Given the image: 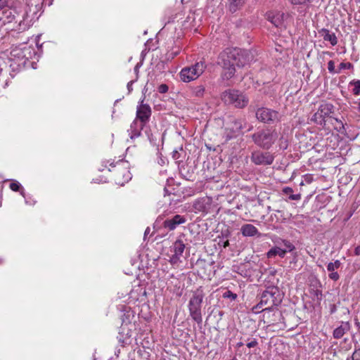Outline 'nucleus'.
I'll return each mask as SVG.
<instances>
[{
	"label": "nucleus",
	"mask_w": 360,
	"mask_h": 360,
	"mask_svg": "<svg viewBox=\"0 0 360 360\" xmlns=\"http://www.w3.org/2000/svg\"><path fill=\"white\" fill-rule=\"evenodd\" d=\"M253 60V55L249 50L227 48L218 57L217 63L222 68L221 77L229 80L236 73L235 66L243 67Z\"/></svg>",
	"instance_id": "nucleus-1"
},
{
	"label": "nucleus",
	"mask_w": 360,
	"mask_h": 360,
	"mask_svg": "<svg viewBox=\"0 0 360 360\" xmlns=\"http://www.w3.org/2000/svg\"><path fill=\"white\" fill-rule=\"evenodd\" d=\"M9 25L8 29L23 32L32 25V19L27 11H18L16 8H8L0 16V27Z\"/></svg>",
	"instance_id": "nucleus-2"
},
{
	"label": "nucleus",
	"mask_w": 360,
	"mask_h": 360,
	"mask_svg": "<svg viewBox=\"0 0 360 360\" xmlns=\"http://www.w3.org/2000/svg\"><path fill=\"white\" fill-rule=\"evenodd\" d=\"M282 302V296L277 286L271 285L266 288L261 295L259 302L252 307L255 314L266 310H271L273 307L278 306Z\"/></svg>",
	"instance_id": "nucleus-3"
},
{
	"label": "nucleus",
	"mask_w": 360,
	"mask_h": 360,
	"mask_svg": "<svg viewBox=\"0 0 360 360\" xmlns=\"http://www.w3.org/2000/svg\"><path fill=\"white\" fill-rule=\"evenodd\" d=\"M204 297L205 293L200 286L193 292L188 304L189 315L198 326H201L202 323L201 308Z\"/></svg>",
	"instance_id": "nucleus-4"
},
{
	"label": "nucleus",
	"mask_w": 360,
	"mask_h": 360,
	"mask_svg": "<svg viewBox=\"0 0 360 360\" xmlns=\"http://www.w3.org/2000/svg\"><path fill=\"white\" fill-rule=\"evenodd\" d=\"M222 101L229 105H233L237 108H243L248 105V97L243 92L236 90H226L221 94Z\"/></svg>",
	"instance_id": "nucleus-5"
},
{
	"label": "nucleus",
	"mask_w": 360,
	"mask_h": 360,
	"mask_svg": "<svg viewBox=\"0 0 360 360\" xmlns=\"http://www.w3.org/2000/svg\"><path fill=\"white\" fill-rule=\"evenodd\" d=\"M254 143L265 150H269L277 139V133L270 129H262L251 136Z\"/></svg>",
	"instance_id": "nucleus-6"
},
{
	"label": "nucleus",
	"mask_w": 360,
	"mask_h": 360,
	"mask_svg": "<svg viewBox=\"0 0 360 360\" xmlns=\"http://www.w3.org/2000/svg\"><path fill=\"white\" fill-rule=\"evenodd\" d=\"M205 68L206 65L203 62H198L191 67L184 68L180 72L181 79L184 82L194 80L202 74Z\"/></svg>",
	"instance_id": "nucleus-7"
},
{
	"label": "nucleus",
	"mask_w": 360,
	"mask_h": 360,
	"mask_svg": "<svg viewBox=\"0 0 360 360\" xmlns=\"http://www.w3.org/2000/svg\"><path fill=\"white\" fill-rule=\"evenodd\" d=\"M335 106L330 103H321L318 110L312 115L311 121L323 126L326 124V119L334 113Z\"/></svg>",
	"instance_id": "nucleus-8"
},
{
	"label": "nucleus",
	"mask_w": 360,
	"mask_h": 360,
	"mask_svg": "<svg viewBox=\"0 0 360 360\" xmlns=\"http://www.w3.org/2000/svg\"><path fill=\"white\" fill-rule=\"evenodd\" d=\"M114 169V179L117 184L123 185L131 179V173L128 169L127 163L124 161L117 162L115 165H110Z\"/></svg>",
	"instance_id": "nucleus-9"
},
{
	"label": "nucleus",
	"mask_w": 360,
	"mask_h": 360,
	"mask_svg": "<svg viewBox=\"0 0 360 360\" xmlns=\"http://www.w3.org/2000/svg\"><path fill=\"white\" fill-rule=\"evenodd\" d=\"M256 117L261 122L271 124L280 121L281 115L276 110L262 107L256 111Z\"/></svg>",
	"instance_id": "nucleus-10"
},
{
	"label": "nucleus",
	"mask_w": 360,
	"mask_h": 360,
	"mask_svg": "<svg viewBox=\"0 0 360 360\" xmlns=\"http://www.w3.org/2000/svg\"><path fill=\"white\" fill-rule=\"evenodd\" d=\"M243 120L241 119H232L225 128L224 138L225 141L236 138L241 134L242 129L245 127Z\"/></svg>",
	"instance_id": "nucleus-11"
},
{
	"label": "nucleus",
	"mask_w": 360,
	"mask_h": 360,
	"mask_svg": "<svg viewBox=\"0 0 360 360\" xmlns=\"http://www.w3.org/2000/svg\"><path fill=\"white\" fill-rule=\"evenodd\" d=\"M144 98L137 105L135 118L137 121H140L143 126H146L149 122L152 114L151 108L148 104L144 103Z\"/></svg>",
	"instance_id": "nucleus-12"
},
{
	"label": "nucleus",
	"mask_w": 360,
	"mask_h": 360,
	"mask_svg": "<svg viewBox=\"0 0 360 360\" xmlns=\"http://www.w3.org/2000/svg\"><path fill=\"white\" fill-rule=\"evenodd\" d=\"M250 159L256 165H270L274 160V156L270 152L255 150L252 153Z\"/></svg>",
	"instance_id": "nucleus-13"
},
{
	"label": "nucleus",
	"mask_w": 360,
	"mask_h": 360,
	"mask_svg": "<svg viewBox=\"0 0 360 360\" xmlns=\"http://www.w3.org/2000/svg\"><path fill=\"white\" fill-rule=\"evenodd\" d=\"M186 222L185 216L176 214L170 218L165 219L163 221V227L168 231L174 230L179 225L183 224Z\"/></svg>",
	"instance_id": "nucleus-14"
},
{
	"label": "nucleus",
	"mask_w": 360,
	"mask_h": 360,
	"mask_svg": "<svg viewBox=\"0 0 360 360\" xmlns=\"http://www.w3.org/2000/svg\"><path fill=\"white\" fill-rule=\"evenodd\" d=\"M31 55L30 48L27 46H24L23 47H15L11 51V56L14 59L19 60L28 59L31 57Z\"/></svg>",
	"instance_id": "nucleus-15"
},
{
	"label": "nucleus",
	"mask_w": 360,
	"mask_h": 360,
	"mask_svg": "<svg viewBox=\"0 0 360 360\" xmlns=\"http://www.w3.org/2000/svg\"><path fill=\"white\" fill-rule=\"evenodd\" d=\"M284 13L281 12H269L266 14L267 20L276 28H281L283 26Z\"/></svg>",
	"instance_id": "nucleus-16"
},
{
	"label": "nucleus",
	"mask_w": 360,
	"mask_h": 360,
	"mask_svg": "<svg viewBox=\"0 0 360 360\" xmlns=\"http://www.w3.org/2000/svg\"><path fill=\"white\" fill-rule=\"evenodd\" d=\"M144 127L145 126H143L141 122L140 126L139 127L138 121L136 120H134L131 122L129 129L127 130L130 139H135L139 137L141 135V131Z\"/></svg>",
	"instance_id": "nucleus-17"
},
{
	"label": "nucleus",
	"mask_w": 360,
	"mask_h": 360,
	"mask_svg": "<svg viewBox=\"0 0 360 360\" xmlns=\"http://www.w3.org/2000/svg\"><path fill=\"white\" fill-rule=\"evenodd\" d=\"M319 33L324 41H329L332 46H335L338 44V38L335 34L330 32L328 29L322 28L319 30Z\"/></svg>",
	"instance_id": "nucleus-18"
},
{
	"label": "nucleus",
	"mask_w": 360,
	"mask_h": 360,
	"mask_svg": "<svg viewBox=\"0 0 360 360\" xmlns=\"http://www.w3.org/2000/svg\"><path fill=\"white\" fill-rule=\"evenodd\" d=\"M240 231L243 236L246 237L259 236L258 229L255 226L250 224H246L243 225L241 226Z\"/></svg>",
	"instance_id": "nucleus-19"
},
{
	"label": "nucleus",
	"mask_w": 360,
	"mask_h": 360,
	"mask_svg": "<svg viewBox=\"0 0 360 360\" xmlns=\"http://www.w3.org/2000/svg\"><path fill=\"white\" fill-rule=\"evenodd\" d=\"M350 325L349 322H342L341 325L333 330V335L335 339H340L343 337L346 332L349 330Z\"/></svg>",
	"instance_id": "nucleus-20"
},
{
	"label": "nucleus",
	"mask_w": 360,
	"mask_h": 360,
	"mask_svg": "<svg viewBox=\"0 0 360 360\" xmlns=\"http://www.w3.org/2000/svg\"><path fill=\"white\" fill-rule=\"evenodd\" d=\"M287 252V250H283L280 247L276 246L271 248L267 252V257L271 258L276 255H278L280 257L283 258Z\"/></svg>",
	"instance_id": "nucleus-21"
},
{
	"label": "nucleus",
	"mask_w": 360,
	"mask_h": 360,
	"mask_svg": "<svg viewBox=\"0 0 360 360\" xmlns=\"http://www.w3.org/2000/svg\"><path fill=\"white\" fill-rule=\"evenodd\" d=\"M172 249L174 254L181 257L185 250V244L181 240H176L172 245Z\"/></svg>",
	"instance_id": "nucleus-22"
},
{
	"label": "nucleus",
	"mask_w": 360,
	"mask_h": 360,
	"mask_svg": "<svg viewBox=\"0 0 360 360\" xmlns=\"http://www.w3.org/2000/svg\"><path fill=\"white\" fill-rule=\"evenodd\" d=\"M229 11L233 13L240 9L245 2V0H229Z\"/></svg>",
	"instance_id": "nucleus-23"
},
{
	"label": "nucleus",
	"mask_w": 360,
	"mask_h": 360,
	"mask_svg": "<svg viewBox=\"0 0 360 360\" xmlns=\"http://www.w3.org/2000/svg\"><path fill=\"white\" fill-rule=\"evenodd\" d=\"M283 193L288 195V198L292 200H300L301 199V194H292L293 190L290 187H284L283 188Z\"/></svg>",
	"instance_id": "nucleus-24"
},
{
	"label": "nucleus",
	"mask_w": 360,
	"mask_h": 360,
	"mask_svg": "<svg viewBox=\"0 0 360 360\" xmlns=\"http://www.w3.org/2000/svg\"><path fill=\"white\" fill-rule=\"evenodd\" d=\"M349 86H353L352 93L355 96L360 94V80L354 79L349 82Z\"/></svg>",
	"instance_id": "nucleus-25"
},
{
	"label": "nucleus",
	"mask_w": 360,
	"mask_h": 360,
	"mask_svg": "<svg viewBox=\"0 0 360 360\" xmlns=\"http://www.w3.org/2000/svg\"><path fill=\"white\" fill-rule=\"evenodd\" d=\"M341 262L339 260H335L334 262H330L327 265V270L331 273L335 272L336 269L340 267Z\"/></svg>",
	"instance_id": "nucleus-26"
},
{
	"label": "nucleus",
	"mask_w": 360,
	"mask_h": 360,
	"mask_svg": "<svg viewBox=\"0 0 360 360\" xmlns=\"http://www.w3.org/2000/svg\"><path fill=\"white\" fill-rule=\"evenodd\" d=\"M9 187L13 191H20L21 195H24V189L22 188V186L19 182H11Z\"/></svg>",
	"instance_id": "nucleus-27"
},
{
	"label": "nucleus",
	"mask_w": 360,
	"mask_h": 360,
	"mask_svg": "<svg viewBox=\"0 0 360 360\" xmlns=\"http://www.w3.org/2000/svg\"><path fill=\"white\" fill-rule=\"evenodd\" d=\"M193 94L198 97H202L205 93V87L202 85L196 86L192 89Z\"/></svg>",
	"instance_id": "nucleus-28"
},
{
	"label": "nucleus",
	"mask_w": 360,
	"mask_h": 360,
	"mask_svg": "<svg viewBox=\"0 0 360 360\" xmlns=\"http://www.w3.org/2000/svg\"><path fill=\"white\" fill-rule=\"evenodd\" d=\"M186 170V168L185 167H181L180 169V173L186 179V180H191V179L193 178V169H191V171H190L189 169H188L186 172H185Z\"/></svg>",
	"instance_id": "nucleus-29"
},
{
	"label": "nucleus",
	"mask_w": 360,
	"mask_h": 360,
	"mask_svg": "<svg viewBox=\"0 0 360 360\" xmlns=\"http://www.w3.org/2000/svg\"><path fill=\"white\" fill-rule=\"evenodd\" d=\"M222 297L223 298H225V299H230L231 300H236V298L238 297V295L236 293H233V292H231V290H226L223 295H222Z\"/></svg>",
	"instance_id": "nucleus-30"
},
{
	"label": "nucleus",
	"mask_w": 360,
	"mask_h": 360,
	"mask_svg": "<svg viewBox=\"0 0 360 360\" xmlns=\"http://www.w3.org/2000/svg\"><path fill=\"white\" fill-rule=\"evenodd\" d=\"M328 70L329 72L333 75L339 74V71H338V68L336 69L335 67V62L333 60L328 61Z\"/></svg>",
	"instance_id": "nucleus-31"
},
{
	"label": "nucleus",
	"mask_w": 360,
	"mask_h": 360,
	"mask_svg": "<svg viewBox=\"0 0 360 360\" xmlns=\"http://www.w3.org/2000/svg\"><path fill=\"white\" fill-rule=\"evenodd\" d=\"M352 67H353V65L349 62L341 63L338 68V71H339V73H340L342 70H345V69L349 70V69H351Z\"/></svg>",
	"instance_id": "nucleus-32"
},
{
	"label": "nucleus",
	"mask_w": 360,
	"mask_h": 360,
	"mask_svg": "<svg viewBox=\"0 0 360 360\" xmlns=\"http://www.w3.org/2000/svg\"><path fill=\"white\" fill-rule=\"evenodd\" d=\"M293 5H303L311 3L313 0H288Z\"/></svg>",
	"instance_id": "nucleus-33"
},
{
	"label": "nucleus",
	"mask_w": 360,
	"mask_h": 360,
	"mask_svg": "<svg viewBox=\"0 0 360 360\" xmlns=\"http://www.w3.org/2000/svg\"><path fill=\"white\" fill-rule=\"evenodd\" d=\"M282 242L289 252H291L295 250V246L290 241L283 240Z\"/></svg>",
	"instance_id": "nucleus-34"
},
{
	"label": "nucleus",
	"mask_w": 360,
	"mask_h": 360,
	"mask_svg": "<svg viewBox=\"0 0 360 360\" xmlns=\"http://www.w3.org/2000/svg\"><path fill=\"white\" fill-rule=\"evenodd\" d=\"M180 257H181L175 254H173L172 256L170 257L169 262L173 265L177 264L180 262Z\"/></svg>",
	"instance_id": "nucleus-35"
},
{
	"label": "nucleus",
	"mask_w": 360,
	"mask_h": 360,
	"mask_svg": "<svg viewBox=\"0 0 360 360\" xmlns=\"http://www.w3.org/2000/svg\"><path fill=\"white\" fill-rule=\"evenodd\" d=\"M168 89H169L168 86L165 84H160L158 86V91L161 94H165V93L167 92Z\"/></svg>",
	"instance_id": "nucleus-36"
},
{
	"label": "nucleus",
	"mask_w": 360,
	"mask_h": 360,
	"mask_svg": "<svg viewBox=\"0 0 360 360\" xmlns=\"http://www.w3.org/2000/svg\"><path fill=\"white\" fill-rule=\"evenodd\" d=\"M194 207H195V210H198L199 211H202V210H204L205 206L203 205V204L200 200H198V201L195 202Z\"/></svg>",
	"instance_id": "nucleus-37"
},
{
	"label": "nucleus",
	"mask_w": 360,
	"mask_h": 360,
	"mask_svg": "<svg viewBox=\"0 0 360 360\" xmlns=\"http://www.w3.org/2000/svg\"><path fill=\"white\" fill-rule=\"evenodd\" d=\"M328 277L333 281H338L340 278V276L337 271L331 272L329 274Z\"/></svg>",
	"instance_id": "nucleus-38"
},
{
	"label": "nucleus",
	"mask_w": 360,
	"mask_h": 360,
	"mask_svg": "<svg viewBox=\"0 0 360 360\" xmlns=\"http://www.w3.org/2000/svg\"><path fill=\"white\" fill-rule=\"evenodd\" d=\"M352 360H360V349L356 350L352 356Z\"/></svg>",
	"instance_id": "nucleus-39"
},
{
	"label": "nucleus",
	"mask_w": 360,
	"mask_h": 360,
	"mask_svg": "<svg viewBox=\"0 0 360 360\" xmlns=\"http://www.w3.org/2000/svg\"><path fill=\"white\" fill-rule=\"evenodd\" d=\"M8 0H0V10L4 9L8 6Z\"/></svg>",
	"instance_id": "nucleus-40"
},
{
	"label": "nucleus",
	"mask_w": 360,
	"mask_h": 360,
	"mask_svg": "<svg viewBox=\"0 0 360 360\" xmlns=\"http://www.w3.org/2000/svg\"><path fill=\"white\" fill-rule=\"evenodd\" d=\"M257 345H258V342H257V340L253 339L252 341H251L247 344V347L249 348H252V347H256Z\"/></svg>",
	"instance_id": "nucleus-41"
},
{
	"label": "nucleus",
	"mask_w": 360,
	"mask_h": 360,
	"mask_svg": "<svg viewBox=\"0 0 360 360\" xmlns=\"http://www.w3.org/2000/svg\"><path fill=\"white\" fill-rule=\"evenodd\" d=\"M219 245H222L223 248H226L229 245V240H219Z\"/></svg>",
	"instance_id": "nucleus-42"
},
{
	"label": "nucleus",
	"mask_w": 360,
	"mask_h": 360,
	"mask_svg": "<svg viewBox=\"0 0 360 360\" xmlns=\"http://www.w3.org/2000/svg\"><path fill=\"white\" fill-rule=\"evenodd\" d=\"M329 308L330 314L335 313L337 311V307L335 304H330Z\"/></svg>",
	"instance_id": "nucleus-43"
},
{
	"label": "nucleus",
	"mask_w": 360,
	"mask_h": 360,
	"mask_svg": "<svg viewBox=\"0 0 360 360\" xmlns=\"http://www.w3.org/2000/svg\"><path fill=\"white\" fill-rule=\"evenodd\" d=\"M179 157H180L179 153L176 150H174L172 152V158H173V159L178 160L179 158Z\"/></svg>",
	"instance_id": "nucleus-44"
},
{
	"label": "nucleus",
	"mask_w": 360,
	"mask_h": 360,
	"mask_svg": "<svg viewBox=\"0 0 360 360\" xmlns=\"http://www.w3.org/2000/svg\"><path fill=\"white\" fill-rule=\"evenodd\" d=\"M314 295L317 297L318 300H321L322 292L319 290H316L314 292Z\"/></svg>",
	"instance_id": "nucleus-45"
},
{
	"label": "nucleus",
	"mask_w": 360,
	"mask_h": 360,
	"mask_svg": "<svg viewBox=\"0 0 360 360\" xmlns=\"http://www.w3.org/2000/svg\"><path fill=\"white\" fill-rule=\"evenodd\" d=\"M134 83V81L131 80L127 83V89L129 91V93H130L132 91V84Z\"/></svg>",
	"instance_id": "nucleus-46"
},
{
	"label": "nucleus",
	"mask_w": 360,
	"mask_h": 360,
	"mask_svg": "<svg viewBox=\"0 0 360 360\" xmlns=\"http://www.w3.org/2000/svg\"><path fill=\"white\" fill-rule=\"evenodd\" d=\"M354 254L355 255H360V245L357 246L354 250Z\"/></svg>",
	"instance_id": "nucleus-47"
},
{
	"label": "nucleus",
	"mask_w": 360,
	"mask_h": 360,
	"mask_svg": "<svg viewBox=\"0 0 360 360\" xmlns=\"http://www.w3.org/2000/svg\"><path fill=\"white\" fill-rule=\"evenodd\" d=\"M158 163L160 165H163L165 164V160L164 158H162V157L160 158L159 160H158Z\"/></svg>",
	"instance_id": "nucleus-48"
},
{
	"label": "nucleus",
	"mask_w": 360,
	"mask_h": 360,
	"mask_svg": "<svg viewBox=\"0 0 360 360\" xmlns=\"http://www.w3.org/2000/svg\"><path fill=\"white\" fill-rule=\"evenodd\" d=\"M243 345V343L242 342H239L236 344V347L238 348L242 347Z\"/></svg>",
	"instance_id": "nucleus-49"
},
{
	"label": "nucleus",
	"mask_w": 360,
	"mask_h": 360,
	"mask_svg": "<svg viewBox=\"0 0 360 360\" xmlns=\"http://www.w3.org/2000/svg\"><path fill=\"white\" fill-rule=\"evenodd\" d=\"M150 232V228L148 227L146 231H145V233H144V235L146 236L148 233H149Z\"/></svg>",
	"instance_id": "nucleus-50"
},
{
	"label": "nucleus",
	"mask_w": 360,
	"mask_h": 360,
	"mask_svg": "<svg viewBox=\"0 0 360 360\" xmlns=\"http://www.w3.org/2000/svg\"><path fill=\"white\" fill-rule=\"evenodd\" d=\"M146 133L148 135V139L151 141H152V134H149L146 131Z\"/></svg>",
	"instance_id": "nucleus-51"
},
{
	"label": "nucleus",
	"mask_w": 360,
	"mask_h": 360,
	"mask_svg": "<svg viewBox=\"0 0 360 360\" xmlns=\"http://www.w3.org/2000/svg\"><path fill=\"white\" fill-rule=\"evenodd\" d=\"M205 262V260H204V259H198V261H197L196 264H198L202 263V262Z\"/></svg>",
	"instance_id": "nucleus-52"
},
{
	"label": "nucleus",
	"mask_w": 360,
	"mask_h": 360,
	"mask_svg": "<svg viewBox=\"0 0 360 360\" xmlns=\"http://www.w3.org/2000/svg\"><path fill=\"white\" fill-rule=\"evenodd\" d=\"M138 68H139V65L137 64L136 66H135V68H134V70L136 72L138 71Z\"/></svg>",
	"instance_id": "nucleus-53"
},
{
	"label": "nucleus",
	"mask_w": 360,
	"mask_h": 360,
	"mask_svg": "<svg viewBox=\"0 0 360 360\" xmlns=\"http://www.w3.org/2000/svg\"><path fill=\"white\" fill-rule=\"evenodd\" d=\"M278 214H281V216H282V212L280 211V210H276V211Z\"/></svg>",
	"instance_id": "nucleus-54"
},
{
	"label": "nucleus",
	"mask_w": 360,
	"mask_h": 360,
	"mask_svg": "<svg viewBox=\"0 0 360 360\" xmlns=\"http://www.w3.org/2000/svg\"><path fill=\"white\" fill-rule=\"evenodd\" d=\"M324 53L328 54V55H330V56H331V55L333 54V53H330V52H328V51H326V52H325Z\"/></svg>",
	"instance_id": "nucleus-55"
},
{
	"label": "nucleus",
	"mask_w": 360,
	"mask_h": 360,
	"mask_svg": "<svg viewBox=\"0 0 360 360\" xmlns=\"http://www.w3.org/2000/svg\"><path fill=\"white\" fill-rule=\"evenodd\" d=\"M336 122H340L341 124H342V123L341 122V121L338 120V119H335Z\"/></svg>",
	"instance_id": "nucleus-56"
},
{
	"label": "nucleus",
	"mask_w": 360,
	"mask_h": 360,
	"mask_svg": "<svg viewBox=\"0 0 360 360\" xmlns=\"http://www.w3.org/2000/svg\"><path fill=\"white\" fill-rule=\"evenodd\" d=\"M274 217L276 218L277 221L279 220L278 217H277V215L276 214H274Z\"/></svg>",
	"instance_id": "nucleus-57"
},
{
	"label": "nucleus",
	"mask_w": 360,
	"mask_h": 360,
	"mask_svg": "<svg viewBox=\"0 0 360 360\" xmlns=\"http://www.w3.org/2000/svg\"><path fill=\"white\" fill-rule=\"evenodd\" d=\"M267 210H268V211H270L271 210V207L268 206Z\"/></svg>",
	"instance_id": "nucleus-58"
}]
</instances>
